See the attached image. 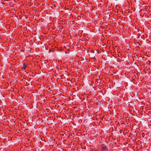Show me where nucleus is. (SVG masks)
<instances>
[{
  "label": "nucleus",
  "instance_id": "f257e3e1",
  "mask_svg": "<svg viewBox=\"0 0 151 151\" xmlns=\"http://www.w3.org/2000/svg\"><path fill=\"white\" fill-rule=\"evenodd\" d=\"M100 150L102 151H107L108 150L107 147L104 144L101 145Z\"/></svg>",
  "mask_w": 151,
  "mask_h": 151
},
{
  "label": "nucleus",
  "instance_id": "f03ea898",
  "mask_svg": "<svg viewBox=\"0 0 151 151\" xmlns=\"http://www.w3.org/2000/svg\"><path fill=\"white\" fill-rule=\"evenodd\" d=\"M27 65L26 64H25V63H24L23 64V69L24 70H25L26 68L27 67Z\"/></svg>",
  "mask_w": 151,
  "mask_h": 151
},
{
  "label": "nucleus",
  "instance_id": "7ed1b4c3",
  "mask_svg": "<svg viewBox=\"0 0 151 151\" xmlns=\"http://www.w3.org/2000/svg\"><path fill=\"white\" fill-rule=\"evenodd\" d=\"M148 61L149 63H150V61L149 60H148Z\"/></svg>",
  "mask_w": 151,
  "mask_h": 151
}]
</instances>
